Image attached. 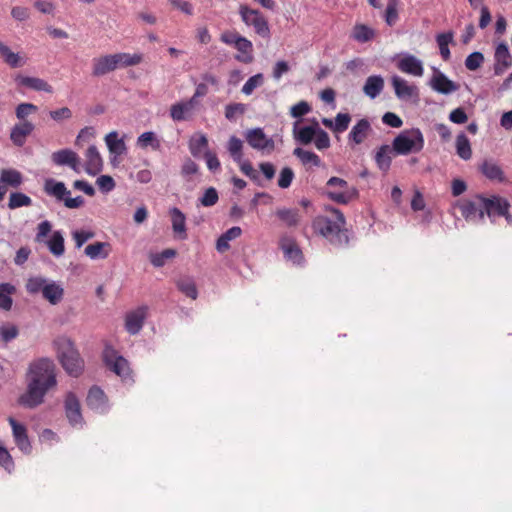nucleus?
<instances>
[{
	"instance_id": "1",
	"label": "nucleus",
	"mask_w": 512,
	"mask_h": 512,
	"mask_svg": "<svg viewBox=\"0 0 512 512\" xmlns=\"http://www.w3.org/2000/svg\"><path fill=\"white\" fill-rule=\"evenodd\" d=\"M27 378V390L19 397L18 403L25 408L33 409L44 402L46 393L57 384L54 362L49 358L32 362Z\"/></svg>"
},
{
	"instance_id": "2",
	"label": "nucleus",
	"mask_w": 512,
	"mask_h": 512,
	"mask_svg": "<svg viewBox=\"0 0 512 512\" xmlns=\"http://www.w3.org/2000/svg\"><path fill=\"white\" fill-rule=\"evenodd\" d=\"M330 215H319L312 221V229L316 234L324 237L331 245L345 248L349 245V233L345 228L344 214L337 208L326 207Z\"/></svg>"
},
{
	"instance_id": "3",
	"label": "nucleus",
	"mask_w": 512,
	"mask_h": 512,
	"mask_svg": "<svg viewBox=\"0 0 512 512\" xmlns=\"http://www.w3.org/2000/svg\"><path fill=\"white\" fill-rule=\"evenodd\" d=\"M56 344L62 367L69 375L78 377L83 371L84 362L73 342L68 338H62Z\"/></svg>"
},
{
	"instance_id": "4",
	"label": "nucleus",
	"mask_w": 512,
	"mask_h": 512,
	"mask_svg": "<svg viewBox=\"0 0 512 512\" xmlns=\"http://www.w3.org/2000/svg\"><path fill=\"white\" fill-rule=\"evenodd\" d=\"M424 136L419 128L401 131L392 142V149L398 155L418 153L423 150Z\"/></svg>"
},
{
	"instance_id": "5",
	"label": "nucleus",
	"mask_w": 512,
	"mask_h": 512,
	"mask_svg": "<svg viewBox=\"0 0 512 512\" xmlns=\"http://www.w3.org/2000/svg\"><path fill=\"white\" fill-rule=\"evenodd\" d=\"M103 361L105 365L118 375L125 384L134 383L133 373L129 362L111 346H106L103 351Z\"/></svg>"
},
{
	"instance_id": "6",
	"label": "nucleus",
	"mask_w": 512,
	"mask_h": 512,
	"mask_svg": "<svg viewBox=\"0 0 512 512\" xmlns=\"http://www.w3.org/2000/svg\"><path fill=\"white\" fill-rule=\"evenodd\" d=\"M239 14L247 26H252L255 33L263 38L270 36L268 21L259 10L252 9L247 5H240Z\"/></svg>"
},
{
	"instance_id": "7",
	"label": "nucleus",
	"mask_w": 512,
	"mask_h": 512,
	"mask_svg": "<svg viewBox=\"0 0 512 512\" xmlns=\"http://www.w3.org/2000/svg\"><path fill=\"white\" fill-rule=\"evenodd\" d=\"M328 187H338L340 191H328L326 194L332 201L339 204H348L358 197V190L349 186L347 181L339 177H331L326 184Z\"/></svg>"
},
{
	"instance_id": "8",
	"label": "nucleus",
	"mask_w": 512,
	"mask_h": 512,
	"mask_svg": "<svg viewBox=\"0 0 512 512\" xmlns=\"http://www.w3.org/2000/svg\"><path fill=\"white\" fill-rule=\"evenodd\" d=\"M507 210H510V203L506 198L499 195H492L490 197L484 196L479 221H483L484 216L487 215L491 222H494L496 216L505 215Z\"/></svg>"
},
{
	"instance_id": "9",
	"label": "nucleus",
	"mask_w": 512,
	"mask_h": 512,
	"mask_svg": "<svg viewBox=\"0 0 512 512\" xmlns=\"http://www.w3.org/2000/svg\"><path fill=\"white\" fill-rule=\"evenodd\" d=\"M65 416L69 424L73 427L82 426L84 419L81 412V404L73 392H68L64 399Z\"/></svg>"
},
{
	"instance_id": "10",
	"label": "nucleus",
	"mask_w": 512,
	"mask_h": 512,
	"mask_svg": "<svg viewBox=\"0 0 512 512\" xmlns=\"http://www.w3.org/2000/svg\"><path fill=\"white\" fill-rule=\"evenodd\" d=\"M245 140L253 149L263 151L274 150L275 143L272 138L266 136L262 128H252L245 132Z\"/></svg>"
},
{
	"instance_id": "11",
	"label": "nucleus",
	"mask_w": 512,
	"mask_h": 512,
	"mask_svg": "<svg viewBox=\"0 0 512 512\" xmlns=\"http://www.w3.org/2000/svg\"><path fill=\"white\" fill-rule=\"evenodd\" d=\"M494 74L500 76L512 66V55L506 42H500L494 53Z\"/></svg>"
},
{
	"instance_id": "12",
	"label": "nucleus",
	"mask_w": 512,
	"mask_h": 512,
	"mask_svg": "<svg viewBox=\"0 0 512 512\" xmlns=\"http://www.w3.org/2000/svg\"><path fill=\"white\" fill-rule=\"evenodd\" d=\"M429 84L434 91L445 95L456 92L459 89V84L450 80L437 68H433V76Z\"/></svg>"
},
{
	"instance_id": "13",
	"label": "nucleus",
	"mask_w": 512,
	"mask_h": 512,
	"mask_svg": "<svg viewBox=\"0 0 512 512\" xmlns=\"http://www.w3.org/2000/svg\"><path fill=\"white\" fill-rule=\"evenodd\" d=\"M8 422L12 428L15 444L24 454H29L32 450V446L27 434L26 426L17 422L13 417H9Z\"/></svg>"
},
{
	"instance_id": "14",
	"label": "nucleus",
	"mask_w": 512,
	"mask_h": 512,
	"mask_svg": "<svg viewBox=\"0 0 512 512\" xmlns=\"http://www.w3.org/2000/svg\"><path fill=\"white\" fill-rule=\"evenodd\" d=\"M483 195L477 194L473 199L462 200L458 207L461 215L466 221L479 220V214L482 211Z\"/></svg>"
},
{
	"instance_id": "15",
	"label": "nucleus",
	"mask_w": 512,
	"mask_h": 512,
	"mask_svg": "<svg viewBox=\"0 0 512 512\" xmlns=\"http://www.w3.org/2000/svg\"><path fill=\"white\" fill-rule=\"evenodd\" d=\"M51 160L58 166H69L75 172H79L80 158L76 152L65 148L55 151L51 155Z\"/></svg>"
},
{
	"instance_id": "16",
	"label": "nucleus",
	"mask_w": 512,
	"mask_h": 512,
	"mask_svg": "<svg viewBox=\"0 0 512 512\" xmlns=\"http://www.w3.org/2000/svg\"><path fill=\"white\" fill-rule=\"evenodd\" d=\"M317 126H319V123L315 118H313L311 125L303 127L299 126V121L294 122L292 132L295 141L302 145L310 144L317 133Z\"/></svg>"
},
{
	"instance_id": "17",
	"label": "nucleus",
	"mask_w": 512,
	"mask_h": 512,
	"mask_svg": "<svg viewBox=\"0 0 512 512\" xmlns=\"http://www.w3.org/2000/svg\"><path fill=\"white\" fill-rule=\"evenodd\" d=\"M280 246L283 251L285 259L291 261L293 264L300 265L304 261L302 250L293 238L283 237L280 241Z\"/></svg>"
},
{
	"instance_id": "18",
	"label": "nucleus",
	"mask_w": 512,
	"mask_h": 512,
	"mask_svg": "<svg viewBox=\"0 0 512 512\" xmlns=\"http://www.w3.org/2000/svg\"><path fill=\"white\" fill-rule=\"evenodd\" d=\"M86 403L90 409L98 413H105L107 411V397L98 386H92L89 389Z\"/></svg>"
},
{
	"instance_id": "19",
	"label": "nucleus",
	"mask_w": 512,
	"mask_h": 512,
	"mask_svg": "<svg viewBox=\"0 0 512 512\" xmlns=\"http://www.w3.org/2000/svg\"><path fill=\"white\" fill-rule=\"evenodd\" d=\"M86 163H85V171L87 174L91 176H95L100 173L103 169V160L102 157L95 145H91L88 147L86 151Z\"/></svg>"
},
{
	"instance_id": "20",
	"label": "nucleus",
	"mask_w": 512,
	"mask_h": 512,
	"mask_svg": "<svg viewBox=\"0 0 512 512\" xmlns=\"http://www.w3.org/2000/svg\"><path fill=\"white\" fill-rule=\"evenodd\" d=\"M34 128V124L29 121L15 124L10 132L11 141L15 146L22 147L26 142L27 136L33 132Z\"/></svg>"
},
{
	"instance_id": "21",
	"label": "nucleus",
	"mask_w": 512,
	"mask_h": 512,
	"mask_svg": "<svg viewBox=\"0 0 512 512\" xmlns=\"http://www.w3.org/2000/svg\"><path fill=\"white\" fill-rule=\"evenodd\" d=\"M91 75L99 78L115 71L110 54L94 57L91 62Z\"/></svg>"
},
{
	"instance_id": "22",
	"label": "nucleus",
	"mask_w": 512,
	"mask_h": 512,
	"mask_svg": "<svg viewBox=\"0 0 512 512\" xmlns=\"http://www.w3.org/2000/svg\"><path fill=\"white\" fill-rule=\"evenodd\" d=\"M146 311L147 307L142 306L127 314L125 327L130 334L135 335L142 329L146 317Z\"/></svg>"
},
{
	"instance_id": "23",
	"label": "nucleus",
	"mask_w": 512,
	"mask_h": 512,
	"mask_svg": "<svg viewBox=\"0 0 512 512\" xmlns=\"http://www.w3.org/2000/svg\"><path fill=\"white\" fill-rule=\"evenodd\" d=\"M399 70L414 76H422L424 73L422 62L414 55L407 54L397 64Z\"/></svg>"
},
{
	"instance_id": "24",
	"label": "nucleus",
	"mask_w": 512,
	"mask_h": 512,
	"mask_svg": "<svg viewBox=\"0 0 512 512\" xmlns=\"http://www.w3.org/2000/svg\"><path fill=\"white\" fill-rule=\"evenodd\" d=\"M15 81L19 86L26 87L34 91H44L47 93L53 92L52 86L41 78L18 75L16 76Z\"/></svg>"
},
{
	"instance_id": "25",
	"label": "nucleus",
	"mask_w": 512,
	"mask_h": 512,
	"mask_svg": "<svg viewBox=\"0 0 512 512\" xmlns=\"http://www.w3.org/2000/svg\"><path fill=\"white\" fill-rule=\"evenodd\" d=\"M391 82L395 95L399 99H410L417 94V88L413 85H409L408 82L400 76L394 75L391 78Z\"/></svg>"
},
{
	"instance_id": "26",
	"label": "nucleus",
	"mask_w": 512,
	"mask_h": 512,
	"mask_svg": "<svg viewBox=\"0 0 512 512\" xmlns=\"http://www.w3.org/2000/svg\"><path fill=\"white\" fill-rule=\"evenodd\" d=\"M235 48L238 53L234 56L235 60L244 64H250L254 60L253 55V44L250 40L245 37L238 39V43H236Z\"/></svg>"
},
{
	"instance_id": "27",
	"label": "nucleus",
	"mask_w": 512,
	"mask_h": 512,
	"mask_svg": "<svg viewBox=\"0 0 512 512\" xmlns=\"http://www.w3.org/2000/svg\"><path fill=\"white\" fill-rule=\"evenodd\" d=\"M479 170L481 173L491 181L505 182L506 178L501 167L492 160H485L480 165Z\"/></svg>"
},
{
	"instance_id": "28",
	"label": "nucleus",
	"mask_w": 512,
	"mask_h": 512,
	"mask_svg": "<svg viewBox=\"0 0 512 512\" xmlns=\"http://www.w3.org/2000/svg\"><path fill=\"white\" fill-rule=\"evenodd\" d=\"M44 191L47 195L55 197L58 201H63L65 196L71 195V192L66 188L63 182L56 181L52 178L45 180Z\"/></svg>"
},
{
	"instance_id": "29",
	"label": "nucleus",
	"mask_w": 512,
	"mask_h": 512,
	"mask_svg": "<svg viewBox=\"0 0 512 512\" xmlns=\"http://www.w3.org/2000/svg\"><path fill=\"white\" fill-rule=\"evenodd\" d=\"M112 58L113 66L115 69L126 68L129 66H135L142 62L141 54H129L125 52H119L110 54Z\"/></svg>"
},
{
	"instance_id": "30",
	"label": "nucleus",
	"mask_w": 512,
	"mask_h": 512,
	"mask_svg": "<svg viewBox=\"0 0 512 512\" xmlns=\"http://www.w3.org/2000/svg\"><path fill=\"white\" fill-rule=\"evenodd\" d=\"M370 130H371V125L367 119L363 118V119L359 120L352 127V129L348 135L349 142H353L354 144H361L367 137Z\"/></svg>"
},
{
	"instance_id": "31",
	"label": "nucleus",
	"mask_w": 512,
	"mask_h": 512,
	"mask_svg": "<svg viewBox=\"0 0 512 512\" xmlns=\"http://www.w3.org/2000/svg\"><path fill=\"white\" fill-rule=\"evenodd\" d=\"M42 296L51 305H57L63 299L64 289L55 281H48L45 285Z\"/></svg>"
},
{
	"instance_id": "32",
	"label": "nucleus",
	"mask_w": 512,
	"mask_h": 512,
	"mask_svg": "<svg viewBox=\"0 0 512 512\" xmlns=\"http://www.w3.org/2000/svg\"><path fill=\"white\" fill-rule=\"evenodd\" d=\"M0 56L11 68H20L26 60L19 53H14L4 42L0 40Z\"/></svg>"
},
{
	"instance_id": "33",
	"label": "nucleus",
	"mask_w": 512,
	"mask_h": 512,
	"mask_svg": "<svg viewBox=\"0 0 512 512\" xmlns=\"http://www.w3.org/2000/svg\"><path fill=\"white\" fill-rule=\"evenodd\" d=\"M384 89V79L380 75L369 76L363 86V92L371 99L376 98Z\"/></svg>"
},
{
	"instance_id": "34",
	"label": "nucleus",
	"mask_w": 512,
	"mask_h": 512,
	"mask_svg": "<svg viewBox=\"0 0 512 512\" xmlns=\"http://www.w3.org/2000/svg\"><path fill=\"white\" fill-rule=\"evenodd\" d=\"M242 234V229L238 226L231 227L224 232L216 242V249L218 252L223 253L230 248L229 242L238 238Z\"/></svg>"
},
{
	"instance_id": "35",
	"label": "nucleus",
	"mask_w": 512,
	"mask_h": 512,
	"mask_svg": "<svg viewBox=\"0 0 512 512\" xmlns=\"http://www.w3.org/2000/svg\"><path fill=\"white\" fill-rule=\"evenodd\" d=\"M171 218H172V227L175 233L179 234L180 239H186L187 233H186V217L182 213L180 209L177 207H173L170 210Z\"/></svg>"
},
{
	"instance_id": "36",
	"label": "nucleus",
	"mask_w": 512,
	"mask_h": 512,
	"mask_svg": "<svg viewBox=\"0 0 512 512\" xmlns=\"http://www.w3.org/2000/svg\"><path fill=\"white\" fill-rule=\"evenodd\" d=\"M207 148L208 139L206 135L202 133H197L190 138L189 151L194 157H200L203 152L207 151Z\"/></svg>"
},
{
	"instance_id": "37",
	"label": "nucleus",
	"mask_w": 512,
	"mask_h": 512,
	"mask_svg": "<svg viewBox=\"0 0 512 512\" xmlns=\"http://www.w3.org/2000/svg\"><path fill=\"white\" fill-rule=\"evenodd\" d=\"M105 248H110V244L107 242H95L85 247L84 253L90 259H105L109 255V251Z\"/></svg>"
},
{
	"instance_id": "38",
	"label": "nucleus",
	"mask_w": 512,
	"mask_h": 512,
	"mask_svg": "<svg viewBox=\"0 0 512 512\" xmlns=\"http://www.w3.org/2000/svg\"><path fill=\"white\" fill-rule=\"evenodd\" d=\"M392 148L389 145H382L379 147L378 151L375 155V162L380 170L383 172H387L391 166V156Z\"/></svg>"
},
{
	"instance_id": "39",
	"label": "nucleus",
	"mask_w": 512,
	"mask_h": 512,
	"mask_svg": "<svg viewBox=\"0 0 512 512\" xmlns=\"http://www.w3.org/2000/svg\"><path fill=\"white\" fill-rule=\"evenodd\" d=\"M106 145L110 153L121 155L126 151V145L123 139L118 138V133L112 131L105 136Z\"/></svg>"
},
{
	"instance_id": "40",
	"label": "nucleus",
	"mask_w": 512,
	"mask_h": 512,
	"mask_svg": "<svg viewBox=\"0 0 512 512\" xmlns=\"http://www.w3.org/2000/svg\"><path fill=\"white\" fill-rule=\"evenodd\" d=\"M49 251L56 257H60L64 254V238L61 231H54L51 238L45 241Z\"/></svg>"
},
{
	"instance_id": "41",
	"label": "nucleus",
	"mask_w": 512,
	"mask_h": 512,
	"mask_svg": "<svg viewBox=\"0 0 512 512\" xmlns=\"http://www.w3.org/2000/svg\"><path fill=\"white\" fill-rule=\"evenodd\" d=\"M456 153L463 160H469L472 157L470 141L463 132L456 137Z\"/></svg>"
},
{
	"instance_id": "42",
	"label": "nucleus",
	"mask_w": 512,
	"mask_h": 512,
	"mask_svg": "<svg viewBox=\"0 0 512 512\" xmlns=\"http://www.w3.org/2000/svg\"><path fill=\"white\" fill-rule=\"evenodd\" d=\"M453 32H445L440 33L436 36V41L439 46L440 55L444 61H448L450 59V49L449 44L453 42Z\"/></svg>"
},
{
	"instance_id": "43",
	"label": "nucleus",
	"mask_w": 512,
	"mask_h": 512,
	"mask_svg": "<svg viewBox=\"0 0 512 512\" xmlns=\"http://www.w3.org/2000/svg\"><path fill=\"white\" fill-rule=\"evenodd\" d=\"M15 287L10 283L0 284V308L9 311L12 308L13 300L11 295L15 293Z\"/></svg>"
},
{
	"instance_id": "44",
	"label": "nucleus",
	"mask_w": 512,
	"mask_h": 512,
	"mask_svg": "<svg viewBox=\"0 0 512 512\" xmlns=\"http://www.w3.org/2000/svg\"><path fill=\"white\" fill-rule=\"evenodd\" d=\"M293 154L297 158H299V160L304 165L311 164L312 166H315V167H319L321 165L320 157L312 151H307L300 147H297L294 149Z\"/></svg>"
},
{
	"instance_id": "45",
	"label": "nucleus",
	"mask_w": 512,
	"mask_h": 512,
	"mask_svg": "<svg viewBox=\"0 0 512 512\" xmlns=\"http://www.w3.org/2000/svg\"><path fill=\"white\" fill-rule=\"evenodd\" d=\"M192 110L190 103L179 102L171 106L170 115L174 121H183L187 119Z\"/></svg>"
},
{
	"instance_id": "46",
	"label": "nucleus",
	"mask_w": 512,
	"mask_h": 512,
	"mask_svg": "<svg viewBox=\"0 0 512 512\" xmlns=\"http://www.w3.org/2000/svg\"><path fill=\"white\" fill-rule=\"evenodd\" d=\"M0 182L5 184L6 186H12L17 188L22 183V175L19 171L15 169H4L0 175Z\"/></svg>"
},
{
	"instance_id": "47",
	"label": "nucleus",
	"mask_w": 512,
	"mask_h": 512,
	"mask_svg": "<svg viewBox=\"0 0 512 512\" xmlns=\"http://www.w3.org/2000/svg\"><path fill=\"white\" fill-rule=\"evenodd\" d=\"M177 288L187 297L195 300L198 296V290L193 279L189 277L181 278L176 283Z\"/></svg>"
},
{
	"instance_id": "48",
	"label": "nucleus",
	"mask_w": 512,
	"mask_h": 512,
	"mask_svg": "<svg viewBox=\"0 0 512 512\" xmlns=\"http://www.w3.org/2000/svg\"><path fill=\"white\" fill-rule=\"evenodd\" d=\"M353 38L360 42L365 43L372 40L375 36V31L364 24H357L353 28Z\"/></svg>"
},
{
	"instance_id": "49",
	"label": "nucleus",
	"mask_w": 512,
	"mask_h": 512,
	"mask_svg": "<svg viewBox=\"0 0 512 512\" xmlns=\"http://www.w3.org/2000/svg\"><path fill=\"white\" fill-rule=\"evenodd\" d=\"M137 145L143 149L150 146L154 150H158L161 147V143L153 131L142 133L137 139Z\"/></svg>"
},
{
	"instance_id": "50",
	"label": "nucleus",
	"mask_w": 512,
	"mask_h": 512,
	"mask_svg": "<svg viewBox=\"0 0 512 512\" xmlns=\"http://www.w3.org/2000/svg\"><path fill=\"white\" fill-rule=\"evenodd\" d=\"M277 217L289 227H295L299 223V214L295 209L282 208L276 211Z\"/></svg>"
},
{
	"instance_id": "51",
	"label": "nucleus",
	"mask_w": 512,
	"mask_h": 512,
	"mask_svg": "<svg viewBox=\"0 0 512 512\" xmlns=\"http://www.w3.org/2000/svg\"><path fill=\"white\" fill-rule=\"evenodd\" d=\"M243 143L236 136H231L228 141L227 149L235 162H241L243 158Z\"/></svg>"
},
{
	"instance_id": "52",
	"label": "nucleus",
	"mask_w": 512,
	"mask_h": 512,
	"mask_svg": "<svg viewBox=\"0 0 512 512\" xmlns=\"http://www.w3.org/2000/svg\"><path fill=\"white\" fill-rule=\"evenodd\" d=\"M32 200L29 196L21 192H13L10 194L8 207L10 209H16L23 206H30Z\"/></svg>"
},
{
	"instance_id": "53",
	"label": "nucleus",
	"mask_w": 512,
	"mask_h": 512,
	"mask_svg": "<svg viewBox=\"0 0 512 512\" xmlns=\"http://www.w3.org/2000/svg\"><path fill=\"white\" fill-rule=\"evenodd\" d=\"M176 256V250L165 249L160 253L150 254V262L154 267H162L165 265L167 259H171Z\"/></svg>"
},
{
	"instance_id": "54",
	"label": "nucleus",
	"mask_w": 512,
	"mask_h": 512,
	"mask_svg": "<svg viewBox=\"0 0 512 512\" xmlns=\"http://www.w3.org/2000/svg\"><path fill=\"white\" fill-rule=\"evenodd\" d=\"M398 0H388L385 10V22L388 26H393L398 21Z\"/></svg>"
},
{
	"instance_id": "55",
	"label": "nucleus",
	"mask_w": 512,
	"mask_h": 512,
	"mask_svg": "<svg viewBox=\"0 0 512 512\" xmlns=\"http://www.w3.org/2000/svg\"><path fill=\"white\" fill-rule=\"evenodd\" d=\"M246 112V105L243 103H230L225 107V117L229 121H235L238 116Z\"/></svg>"
},
{
	"instance_id": "56",
	"label": "nucleus",
	"mask_w": 512,
	"mask_h": 512,
	"mask_svg": "<svg viewBox=\"0 0 512 512\" xmlns=\"http://www.w3.org/2000/svg\"><path fill=\"white\" fill-rule=\"evenodd\" d=\"M47 279L43 277H31L26 283V290L29 294L43 293Z\"/></svg>"
},
{
	"instance_id": "57",
	"label": "nucleus",
	"mask_w": 512,
	"mask_h": 512,
	"mask_svg": "<svg viewBox=\"0 0 512 512\" xmlns=\"http://www.w3.org/2000/svg\"><path fill=\"white\" fill-rule=\"evenodd\" d=\"M239 163V167L241 172L250 178L251 181L260 185V176L258 172L254 169L252 163L249 160L241 159Z\"/></svg>"
},
{
	"instance_id": "58",
	"label": "nucleus",
	"mask_w": 512,
	"mask_h": 512,
	"mask_svg": "<svg viewBox=\"0 0 512 512\" xmlns=\"http://www.w3.org/2000/svg\"><path fill=\"white\" fill-rule=\"evenodd\" d=\"M484 62V55L479 51L472 52L465 59V67L470 71H476Z\"/></svg>"
},
{
	"instance_id": "59",
	"label": "nucleus",
	"mask_w": 512,
	"mask_h": 512,
	"mask_svg": "<svg viewBox=\"0 0 512 512\" xmlns=\"http://www.w3.org/2000/svg\"><path fill=\"white\" fill-rule=\"evenodd\" d=\"M314 144L318 150L328 149L331 145L328 133L320 125L317 126V133L314 137Z\"/></svg>"
},
{
	"instance_id": "60",
	"label": "nucleus",
	"mask_w": 512,
	"mask_h": 512,
	"mask_svg": "<svg viewBox=\"0 0 512 512\" xmlns=\"http://www.w3.org/2000/svg\"><path fill=\"white\" fill-rule=\"evenodd\" d=\"M263 84V75L261 73L251 76L243 85L242 93L245 95H251L252 92Z\"/></svg>"
},
{
	"instance_id": "61",
	"label": "nucleus",
	"mask_w": 512,
	"mask_h": 512,
	"mask_svg": "<svg viewBox=\"0 0 512 512\" xmlns=\"http://www.w3.org/2000/svg\"><path fill=\"white\" fill-rule=\"evenodd\" d=\"M218 192L214 187H209L205 190L203 196L199 198V202L204 207H211L218 202Z\"/></svg>"
},
{
	"instance_id": "62",
	"label": "nucleus",
	"mask_w": 512,
	"mask_h": 512,
	"mask_svg": "<svg viewBox=\"0 0 512 512\" xmlns=\"http://www.w3.org/2000/svg\"><path fill=\"white\" fill-rule=\"evenodd\" d=\"M38 110V107L32 103H20L15 110L16 117L22 122L25 118Z\"/></svg>"
},
{
	"instance_id": "63",
	"label": "nucleus",
	"mask_w": 512,
	"mask_h": 512,
	"mask_svg": "<svg viewBox=\"0 0 512 512\" xmlns=\"http://www.w3.org/2000/svg\"><path fill=\"white\" fill-rule=\"evenodd\" d=\"M294 179V172L290 167H284L280 171L278 186L282 189L288 188Z\"/></svg>"
},
{
	"instance_id": "64",
	"label": "nucleus",
	"mask_w": 512,
	"mask_h": 512,
	"mask_svg": "<svg viewBox=\"0 0 512 512\" xmlns=\"http://www.w3.org/2000/svg\"><path fill=\"white\" fill-rule=\"evenodd\" d=\"M351 116L348 113H338L335 117L334 131L342 133L347 130Z\"/></svg>"
}]
</instances>
